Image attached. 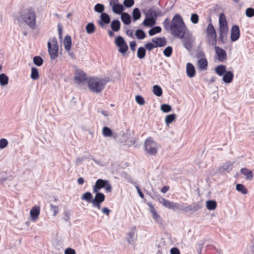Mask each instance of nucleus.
<instances>
[{"mask_svg":"<svg viewBox=\"0 0 254 254\" xmlns=\"http://www.w3.org/2000/svg\"><path fill=\"white\" fill-rule=\"evenodd\" d=\"M188 31L181 16L179 14H175L171 22L170 32L172 35L176 38H183Z\"/></svg>","mask_w":254,"mask_h":254,"instance_id":"1","label":"nucleus"},{"mask_svg":"<svg viewBox=\"0 0 254 254\" xmlns=\"http://www.w3.org/2000/svg\"><path fill=\"white\" fill-rule=\"evenodd\" d=\"M16 19L19 25L24 23L32 29H35L36 27V12L32 7L22 10L19 12V15L16 17Z\"/></svg>","mask_w":254,"mask_h":254,"instance_id":"2","label":"nucleus"},{"mask_svg":"<svg viewBox=\"0 0 254 254\" xmlns=\"http://www.w3.org/2000/svg\"><path fill=\"white\" fill-rule=\"evenodd\" d=\"M87 83L89 89L92 92L98 93L105 88L107 81L104 79L92 77L88 80Z\"/></svg>","mask_w":254,"mask_h":254,"instance_id":"3","label":"nucleus"},{"mask_svg":"<svg viewBox=\"0 0 254 254\" xmlns=\"http://www.w3.org/2000/svg\"><path fill=\"white\" fill-rule=\"evenodd\" d=\"M145 152L149 155H154L157 153L158 147L157 143L153 139L148 137L144 143Z\"/></svg>","mask_w":254,"mask_h":254,"instance_id":"4","label":"nucleus"},{"mask_svg":"<svg viewBox=\"0 0 254 254\" xmlns=\"http://www.w3.org/2000/svg\"><path fill=\"white\" fill-rule=\"evenodd\" d=\"M115 43L116 46L119 47V52L123 56H125L128 49V47L124 38L121 36H117Z\"/></svg>","mask_w":254,"mask_h":254,"instance_id":"5","label":"nucleus"},{"mask_svg":"<svg viewBox=\"0 0 254 254\" xmlns=\"http://www.w3.org/2000/svg\"><path fill=\"white\" fill-rule=\"evenodd\" d=\"M203 203L199 201L196 203H193L187 206H184L183 205L182 211L185 213L189 212L193 213L201 209Z\"/></svg>","mask_w":254,"mask_h":254,"instance_id":"6","label":"nucleus"},{"mask_svg":"<svg viewBox=\"0 0 254 254\" xmlns=\"http://www.w3.org/2000/svg\"><path fill=\"white\" fill-rule=\"evenodd\" d=\"M182 40L183 46L188 51H190L192 48L193 39L191 35L188 32L186 33L183 38H179Z\"/></svg>","mask_w":254,"mask_h":254,"instance_id":"7","label":"nucleus"},{"mask_svg":"<svg viewBox=\"0 0 254 254\" xmlns=\"http://www.w3.org/2000/svg\"><path fill=\"white\" fill-rule=\"evenodd\" d=\"M164 203V206H165L166 208H168V209H172L174 211L177 210L182 211L183 210V203H179L174 202L166 199L165 203Z\"/></svg>","mask_w":254,"mask_h":254,"instance_id":"8","label":"nucleus"},{"mask_svg":"<svg viewBox=\"0 0 254 254\" xmlns=\"http://www.w3.org/2000/svg\"><path fill=\"white\" fill-rule=\"evenodd\" d=\"M219 32L223 34H228V27L225 16L223 13L221 14L219 17Z\"/></svg>","mask_w":254,"mask_h":254,"instance_id":"9","label":"nucleus"},{"mask_svg":"<svg viewBox=\"0 0 254 254\" xmlns=\"http://www.w3.org/2000/svg\"><path fill=\"white\" fill-rule=\"evenodd\" d=\"M110 4L112 6L113 11L118 14H121L124 10L123 5L119 3L118 0H111Z\"/></svg>","mask_w":254,"mask_h":254,"instance_id":"10","label":"nucleus"},{"mask_svg":"<svg viewBox=\"0 0 254 254\" xmlns=\"http://www.w3.org/2000/svg\"><path fill=\"white\" fill-rule=\"evenodd\" d=\"M48 52L51 59H55L58 56L59 46H52L50 41L48 42Z\"/></svg>","mask_w":254,"mask_h":254,"instance_id":"11","label":"nucleus"},{"mask_svg":"<svg viewBox=\"0 0 254 254\" xmlns=\"http://www.w3.org/2000/svg\"><path fill=\"white\" fill-rule=\"evenodd\" d=\"M214 49L220 62H223L227 59V53L224 50L216 46L214 47Z\"/></svg>","mask_w":254,"mask_h":254,"instance_id":"12","label":"nucleus"},{"mask_svg":"<svg viewBox=\"0 0 254 254\" xmlns=\"http://www.w3.org/2000/svg\"><path fill=\"white\" fill-rule=\"evenodd\" d=\"M240 31L239 27L237 25L232 26L231 31V39L232 41H237L240 37Z\"/></svg>","mask_w":254,"mask_h":254,"instance_id":"13","label":"nucleus"},{"mask_svg":"<svg viewBox=\"0 0 254 254\" xmlns=\"http://www.w3.org/2000/svg\"><path fill=\"white\" fill-rule=\"evenodd\" d=\"M107 180L101 179H98L95 185L93 187V192L99 191V190L105 187Z\"/></svg>","mask_w":254,"mask_h":254,"instance_id":"14","label":"nucleus"},{"mask_svg":"<svg viewBox=\"0 0 254 254\" xmlns=\"http://www.w3.org/2000/svg\"><path fill=\"white\" fill-rule=\"evenodd\" d=\"M74 79L78 83H80L82 81H85L86 80L85 73L82 70L77 71Z\"/></svg>","mask_w":254,"mask_h":254,"instance_id":"15","label":"nucleus"},{"mask_svg":"<svg viewBox=\"0 0 254 254\" xmlns=\"http://www.w3.org/2000/svg\"><path fill=\"white\" fill-rule=\"evenodd\" d=\"M101 19L98 21V23L102 27H104V24H109L110 22V17L108 14L106 13H102L100 15Z\"/></svg>","mask_w":254,"mask_h":254,"instance_id":"16","label":"nucleus"},{"mask_svg":"<svg viewBox=\"0 0 254 254\" xmlns=\"http://www.w3.org/2000/svg\"><path fill=\"white\" fill-rule=\"evenodd\" d=\"M30 216L33 221H36L38 218L40 213V206H35L30 210Z\"/></svg>","mask_w":254,"mask_h":254,"instance_id":"17","label":"nucleus"},{"mask_svg":"<svg viewBox=\"0 0 254 254\" xmlns=\"http://www.w3.org/2000/svg\"><path fill=\"white\" fill-rule=\"evenodd\" d=\"M198 68L202 71L206 70L207 69L208 62L206 58H201L198 60L197 63Z\"/></svg>","mask_w":254,"mask_h":254,"instance_id":"18","label":"nucleus"},{"mask_svg":"<svg viewBox=\"0 0 254 254\" xmlns=\"http://www.w3.org/2000/svg\"><path fill=\"white\" fill-rule=\"evenodd\" d=\"M187 74L189 77H193L195 75V70L194 66L191 63H188L186 66Z\"/></svg>","mask_w":254,"mask_h":254,"instance_id":"19","label":"nucleus"},{"mask_svg":"<svg viewBox=\"0 0 254 254\" xmlns=\"http://www.w3.org/2000/svg\"><path fill=\"white\" fill-rule=\"evenodd\" d=\"M135 230L136 227L134 226L133 228H131V231L128 234L127 240L129 244H132L134 242V240L136 239Z\"/></svg>","mask_w":254,"mask_h":254,"instance_id":"20","label":"nucleus"},{"mask_svg":"<svg viewBox=\"0 0 254 254\" xmlns=\"http://www.w3.org/2000/svg\"><path fill=\"white\" fill-rule=\"evenodd\" d=\"M223 81L226 83H231L234 77V74L231 71H227L223 75Z\"/></svg>","mask_w":254,"mask_h":254,"instance_id":"21","label":"nucleus"},{"mask_svg":"<svg viewBox=\"0 0 254 254\" xmlns=\"http://www.w3.org/2000/svg\"><path fill=\"white\" fill-rule=\"evenodd\" d=\"M93 193H95V195L92 202L102 203L105 201V196L103 193L99 191L93 192Z\"/></svg>","mask_w":254,"mask_h":254,"instance_id":"22","label":"nucleus"},{"mask_svg":"<svg viewBox=\"0 0 254 254\" xmlns=\"http://www.w3.org/2000/svg\"><path fill=\"white\" fill-rule=\"evenodd\" d=\"M152 42L155 44V47H161L166 44V40L165 38H156L152 40Z\"/></svg>","mask_w":254,"mask_h":254,"instance_id":"23","label":"nucleus"},{"mask_svg":"<svg viewBox=\"0 0 254 254\" xmlns=\"http://www.w3.org/2000/svg\"><path fill=\"white\" fill-rule=\"evenodd\" d=\"M64 49L66 51H69L70 50L71 46V39L69 35H67L64 37Z\"/></svg>","mask_w":254,"mask_h":254,"instance_id":"24","label":"nucleus"},{"mask_svg":"<svg viewBox=\"0 0 254 254\" xmlns=\"http://www.w3.org/2000/svg\"><path fill=\"white\" fill-rule=\"evenodd\" d=\"M241 172L242 174L246 176V180H252L253 178V174L251 170L247 168H242Z\"/></svg>","mask_w":254,"mask_h":254,"instance_id":"25","label":"nucleus"},{"mask_svg":"<svg viewBox=\"0 0 254 254\" xmlns=\"http://www.w3.org/2000/svg\"><path fill=\"white\" fill-rule=\"evenodd\" d=\"M111 28L114 32H117L120 30L121 28V23L119 20H114L111 23Z\"/></svg>","mask_w":254,"mask_h":254,"instance_id":"26","label":"nucleus"},{"mask_svg":"<svg viewBox=\"0 0 254 254\" xmlns=\"http://www.w3.org/2000/svg\"><path fill=\"white\" fill-rule=\"evenodd\" d=\"M215 71L219 76H222L227 71L226 67L223 64L218 65L215 67Z\"/></svg>","mask_w":254,"mask_h":254,"instance_id":"27","label":"nucleus"},{"mask_svg":"<svg viewBox=\"0 0 254 254\" xmlns=\"http://www.w3.org/2000/svg\"><path fill=\"white\" fill-rule=\"evenodd\" d=\"M121 19L123 22L126 25H128L131 22V17L127 12H123L121 14Z\"/></svg>","mask_w":254,"mask_h":254,"instance_id":"28","label":"nucleus"},{"mask_svg":"<svg viewBox=\"0 0 254 254\" xmlns=\"http://www.w3.org/2000/svg\"><path fill=\"white\" fill-rule=\"evenodd\" d=\"M156 23V20L146 17V18L143 21L142 24L145 26L152 27Z\"/></svg>","mask_w":254,"mask_h":254,"instance_id":"29","label":"nucleus"},{"mask_svg":"<svg viewBox=\"0 0 254 254\" xmlns=\"http://www.w3.org/2000/svg\"><path fill=\"white\" fill-rule=\"evenodd\" d=\"M9 78L4 73L0 74V85L1 86H5L8 83Z\"/></svg>","mask_w":254,"mask_h":254,"instance_id":"30","label":"nucleus"},{"mask_svg":"<svg viewBox=\"0 0 254 254\" xmlns=\"http://www.w3.org/2000/svg\"><path fill=\"white\" fill-rule=\"evenodd\" d=\"M217 35H207V41L209 44L215 46L217 44Z\"/></svg>","mask_w":254,"mask_h":254,"instance_id":"31","label":"nucleus"},{"mask_svg":"<svg viewBox=\"0 0 254 254\" xmlns=\"http://www.w3.org/2000/svg\"><path fill=\"white\" fill-rule=\"evenodd\" d=\"M206 206L209 210H214L217 206V203L214 200H209L206 201Z\"/></svg>","mask_w":254,"mask_h":254,"instance_id":"32","label":"nucleus"},{"mask_svg":"<svg viewBox=\"0 0 254 254\" xmlns=\"http://www.w3.org/2000/svg\"><path fill=\"white\" fill-rule=\"evenodd\" d=\"M81 199L82 200H84L87 201L88 202H91L93 199V195L92 193L90 192H86L85 193H83L82 195Z\"/></svg>","mask_w":254,"mask_h":254,"instance_id":"33","label":"nucleus"},{"mask_svg":"<svg viewBox=\"0 0 254 254\" xmlns=\"http://www.w3.org/2000/svg\"><path fill=\"white\" fill-rule=\"evenodd\" d=\"M150 196L153 199L157 200L163 205H164V203H165V201L166 200V199L162 197L160 194L157 193H155L154 194L151 195Z\"/></svg>","mask_w":254,"mask_h":254,"instance_id":"34","label":"nucleus"},{"mask_svg":"<svg viewBox=\"0 0 254 254\" xmlns=\"http://www.w3.org/2000/svg\"><path fill=\"white\" fill-rule=\"evenodd\" d=\"M153 93L158 97L162 96L163 92L161 87L158 85H154L153 87Z\"/></svg>","mask_w":254,"mask_h":254,"instance_id":"35","label":"nucleus"},{"mask_svg":"<svg viewBox=\"0 0 254 254\" xmlns=\"http://www.w3.org/2000/svg\"><path fill=\"white\" fill-rule=\"evenodd\" d=\"M146 55V50L145 48L140 47H139L137 52V56L140 59H143Z\"/></svg>","mask_w":254,"mask_h":254,"instance_id":"36","label":"nucleus"},{"mask_svg":"<svg viewBox=\"0 0 254 254\" xmlns=\"http://www.w3.org/2000/svg\"><path fill=\"white\" fill-rule=\"evenodd\" d=\"M236 190L239 192H241L243 194L248 193V190L243 184H238L236 186Z\"/></svg>","mask_w":254,"mask_h":254,"instance_id":"37","label":"nucleus"},{"mask_svg":"<svg viewBox=\"0 0 254 254\" xmlns=\"http://www.w3.org/2000/svg\"><path fill=\"white\" fill-rule=\"evenodd\" d=\"M30 77L33 80H36L39 78V73L37 68L32 67Z\"/></svg>","mask_w":254,"mask_h":254,"instance_id":"38","label":"nucleus"},{"mask_svg":"<svg viewBox=\"0 0 254 254\" xmlns=\"http://www.w3.org/2000/svg\"><path fill=\"white\" fill-rule=\"evenodd\" d=\"M157 12L153 8L149 9L146 14V16L149 18H151L156 20L157 19Z\"/></svg>","mask_w":254,"mask_h":254,"instance_id":"39","label":"nucleus"},{"mask_svg":"<svg viewBox=\"0 0 254 254\" xmlns=\"http://www.w3.org/2000/svg\"><path fill=\"white\" fill-rule=\"evenodd\" d=\"M161 30L162 29L160 26H155L149 30L148 33L150 36H153L157 33H160Z\"/></svg>","mask_w":254,"mask_h":254,"instance_id":"40","label":"nucleus"},{"mask_svg":"<svg viewBox=\"0 0 254 254\" xmlns=\"http://www.w3.org/2000/svg\"><path fill=\"white\" fill-rule=\"evenodd\" d=\"M141 16V13L138 8H135L132 11V17L134 21L139 19Z\"/></svg>","mask_w":254,"mask_h":254,"instance_id":"41","label":"nucleus"},{"mask_svg":"<svg viewBox=\"0 0 254 254\" xmlns=\"http://www.w3.org/2000/svg\"><path fill=\"white\" fill-rule=\"evenodd\" d=\"M135 35L137 39L140 40L143 39L146 37L145 33L141 29H137L136 30Z\"/></svg>","mask_w":254,"mask_h":254,"instance_id":"42","label":"nucleus"},{"mask_svg":"<svg viewBox=\"0 0 254 254\" xmlns=\"http://www.w3.org/2000/svg\"><path fill=\"white\" fill-rule=\"evenodd\" d=\"M176 118V115L175 114L168 115L166 116L165 123L167 125H169L174 121Z\"/></svg>","mask_w":254,"mask_h":254,"instance_id":"43","label":"nucleus"},{"mask_svg":"<svg viewBox=\"0 0 254 254\" xmlns=\"http://www.w3.org/2000/svg\"><path fill=\"white\" fill-rule=\"evenodd\" d=\"M233 162L230 161L227 162L223 164L222 168L224 171L229 172L232 169V165H233Z\"/></svg>","mask_w":254,"mask_h":254,"instance_id":"44","label":"nucleus"},{"mask_svg":"<svg viewBox=\"0 0 254 254\" xmlns=\"http://www.w3.org/2000/svg\"><path fill=\"white\" fill-rule=\"evenodd\" d=\"M206 34L207 35H216V33L215 30L211 23H209L207 29H206Z\"/></svg>","mask_w":254,"mask_h":254,"instance_id":"45","label":"nucleus"},{"mask_svg":"<svg viewBox=\"0 0 254 254\" xmlns=\"http://www.w3.org/2000/svg\"><path fill=\"white\" fill-rule=\"evenodd\" d=\"M33 63L36 65L40 66L43 64V59L40 56H35L33 58Z\"/></svg>","mask_w":254,"mask_h":254,"instance_id":"46","label":"nucleus"},{"mask_svg":"<svg viewBox=\"0 0 254 254\" xmlns=\"http://www.w3.org/2000/svg\"><path fill=\"white\" fill-rule=\"evenodd\" d=\"M95 30V27L93 23H89L86 26V31L88 34H92L94 32Z\"/></svg>","mask_w":254,"mask_h":254,"instance_id":"47","label":"nucleus"},{"mask_svg":"<svg viewBox=\"0 0 254 254\" xmlns=\"http://www.w3.org/2000/svg\"><path fill=\"white\" fill-rule=\"evenodd\" d=\"M102 133L103 135L105 137H110L113 134L112 130L107 127H103Z\"/></svg>","mask_w":254,"mask_h":254,"instance_id":"48","label":"nucleus"},{"mask_svg":"<svg viewBox=\"0 0 254 254\" xmlns=\"http://www.w3.org/2000/svg\"><path fill=\"white\" fill-rule=\"evenodd\" d=\"M172 52L173 49L171 46H168L163 51L164 55L167 57H170L172 55Z\"/></svg>","mask_w":254,"mask_h":254,"instance_id":"49","label":"nucleus"},{"mask_svg":"<svg viewBox=\"0 0 254 254\" xmlns=\"http://www.w3.org/2000/svg\"><path fill=\"white\" fill-rule=\"evenodd\" d=\"M94 10L98 13H103L104 5L101 3H97L94 6Z\"/></svg>","mask_w":254,"mask_h":254,"instance_id":"50","label":"nucleus"},{"mask_svg":"<svg viewBox=\"0 0 254 254\" xmlns=\"http://www.w3.org/2000/svg\"><path fill=\"white\" fill-rule=\"evenodd\" d=\"M227 34H223V33H219V38L218 41L221 42L222 44H225L227 41Z\"/></svg>","mask_w":254,"mask_h":254,"instance_id":"51","label":"nucleus"},{"mask_svg":"<svg viewBox=\"0 0 254 254\" xmlns=\"http://www.w3.org/2000/svg\"><path fill=\"white\" fill-rule=\"evenodd\" d=\"M163 25L164 28L166 30L171 31V23L170 24V20L168 18H166L163 21Z\"/></svg>","mask_w":254,"mask_h":254,"instance_id":"52","label":"nucleus"},{"mask_svg":"<svg viewBox=\"0 0 254 254\" xmlns=\"http://www.w3.org/2000/svg\"><path fill=\"white\" fill-rule=\"evenodd\" d=\"M246 15L249 17H252L254 16V9L252 7L248 8L246 10Z\"/></svg>","mask_w":254,"mask_h":254,"instance_id":"53","label":"nucleus"},{"mask_svg":"<svg viewBox=\"0 0 254 254\" xmlns=\"http://www.w3.org/2000/svg\"><path fill=\"white\" fill-rule=\"evenodd\" d=\"M190 20L192 23L196 24L198 22L199 17L197 14L193 13L190 17Z\"/></svg>","mask_w":254,"mask_h":254,"instance_id":"54","label":"nucleus"},{"mask_svg":"<svg viewBox=\"0 0 254 254\" xmlns=\"http://www.w3.org/2000/svg\"><path fill=\"white\" fill-rule=\"evenodd\" d=\"M8 145V141L5 138H1L0 139V149L5 148Z\"/></svg>","mask_w":254,"mask_h":254,"instance_id":"55","label":"nucleus"},{"mask_svg":"<svg viewBox=\"0 0 254 254\" xmlns=\"http://www.w3.org/2000/svg\"><path fill=\"white\" fill-rule=\"evenodd\" d=\"M161 111H171L172 107L170 105L166 104H163L161 106Z\"/></svg>","mask_w":254,"mask_h":254,"instance_id":"56","label":"nucleus"},{"mask_svg":"<svg viewBox=\"0 0 254 254\" xmlns=\"http://www.w3.org/2000/svg\"><path fill=\"white\" fill-rule=\"evenodd\" d=\"M135 100L136 102L140 105H143L145 103L144 98L140 95L136 96Z\"/></svg>","mask_w":254,"mask_h":254,"instance_id":"57","label":"nucleus"},{"mask_svg":"<svg viewBox=\"0 0 254 254\" xmlns=\"http://www.w3.org/2000/svg\"><path fill=\"white\" fill-rule=\"evenodd\" d=\"M134 3L133 0H124V5L126 7H131Z\"/></svg>","mask_w":254,"mask_h":254,"instance_id":"58","label":"nucleus"},{"mask_svg":"<svg viewBox=\"0 0 254 254\" xmlns=\"http://www.w3.org/2000/svg\"><path fill=\"white\" fill-rule=\"evenodd\" d=\"M50 207L51 210L54 212V215L56 216L59 213V207L51 204Z\"/></svg>","mask_w":254,"mask_h":254,"instance_id":"59","label":"nucleus"},{"mask_svg":"<svg viewBox=\"0 0 254 254\" xmlns=\"http://www.w3.org/2000/svg\"><path fill=\"white\" fill-rule=\"evenodd\" d=\"M147 204L148 206L149 207L150 212H151V213L152 214H153V213H155V212H157L156 209L153 206V205H152V203L151 202H147Z\"/></svg>","mask_w":254,"mask_h":254,"instance_id":"60","label":"nucleus"},{"mask_svg":"<svg viewBox=\"0 0 254 254\" xmlns=\"http://www.w3.org/2000/svg\"><path fill=\"white\" fill-rule=\"evenodd\" d=\"M145 48L148 51H151L154 48H155V45L152 43H147L145 45Z\"/></svg>","mask_w":254,"mask_h":254,"instance_id":"61","label":"nucleus"},{"mask_svg":"<svg viewBox=\"0 0 254 254\" xmlns=\"http://www.w3.org/2000/svg\"><path fill=\"white\" fill-rule=\"evenodd\" d=\"M85 159L86 157L83 156L77 157L75 162L76 165L78 166L79 165L81 164L82 162L85 160Z\"/></svg>","mask_w":254,"mask_h":254,"instance_id":"62","label":"nucleus"},{"mask_svg":"<svg viewBox=\"0 0 254 254\" xmlns=\"http://www.w3.org/2000/svg\"><path fill=\"white\" fill-rule=\"evenodd\" d=\"M64 254H76V252L74 249L68 248L65 250Z\"/></svg>","mask_w":254,"mask_h":254,"instance_id":"63","label":"nucleus"},{"mask_svg":"<svg viewBox=\"0 0 254 254\" xmlns=\"http://www.w3.org/2000/svg\"><path fill=\"white\" fill-rule=\"evenodd\" d=\"M170 254H180V252L179 249L177 248L174 247L172 248L170 250Z\"/></svg>","mask_w":254,"mask_h":254,"instance_id":"64","label":"nucleus"}]
</instances>
